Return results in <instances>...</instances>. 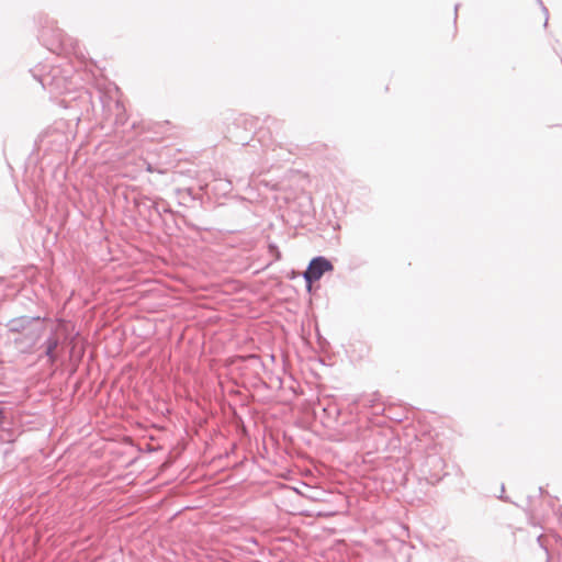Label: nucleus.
<instances>
[{
    "label": "nucleus",
    "mask_w": 562,
    "mask_h": 562,
    "mask_svg": "<svg viewBox=\"0 0 562 562\" xmlns=\"http://www.w3.org/2000/svg\"><path fill=\"white\" fill-rule=\"evenodd\" d=\"M333 270V265L330 261H328L324 257H317L314 258L307 268V270L304 272L305 281L307 282L308 288H311V284L314 281H317L322 278V276Z\"/></svg>",
    "instance_id": "f257e3e1"
},
{
    "label": "nucleus",
    "mask_w": 562,
    "mask_h": 562,
    "mask_svg": "<svg viewBox=\"0 0 562 562\" xmlns=\"http://www.w3.org/2000/svg\"><path fill=\"white\" fill-rule=\"evenodd\" d=\"M31 323V319L29 317H19L11 319L8 323V327L10 331L20 333L24 330Z\"/></svg>",
    "instance_id": "f03ea898"
},
{
    "label": "nucleus",
    "mask_w": 562,
    "mask_h": 562,
    "mask_svg": "<svg viewBox=\"0 0 562 562\" xmlns=\"http://www.w3.org/2000/svg\"><path fill=\"white\" fill-rule=\"evenodd\" d=\"M3 420H4V411L2 408H0V427L3 425Z\"/></svg>",
    "instance_id": "7ed1b4c3"
}]
</instances>
